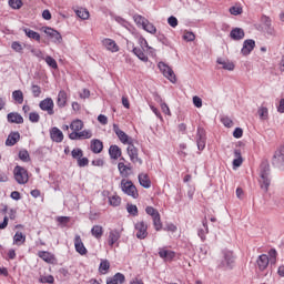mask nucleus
I'll return each instance as SVG.
<instances>
[{
	"label": "nucleus",
	"instance_id": "nucleus-54",
	"mask_svg": "<svg viewBox=\"0 0 284 284\" xmlns=\"http://www.w3.org/2000/svg\"><path fill=\"white\" fill-rule=\"evenodd\" d=\"M71 156L72 159L79 161L81 158H83V150H81L80 148L73 149L71 151Z\"/></svg>",
	"mask_w": 284,
	"mask_h": 284
},
{
	"label": "nucleus",
	"instance_id": "nucleus-6",
	"mask_svg": "<svg viewBox=\"0 0 284 284\" xmlns=\"http://www.w3.org/2000/svg\"><path fill=\"white\" fill-rule=\"evenodd\" d=\"M158 68L162 72L163 77H165V79L171 81V83H176V75L170 65H168L165 62H159Z\"/></svg>",
	"mask_w": 284,
	"mask_h": 284
},
{
	"label": "nucleus",
	"instance_id": "nucleus-40",
	"mask_svg": "<svg viewBox=\"0 0 284 284\" xmlns=\"http://www.w3.org/2000/svg\"><path fill=\"white\" fill-rule=\"evenodd\" d=\"M12 99L21 105L23 103V91L22 90H16L12 92Z\"/></svg>",
	"mask_w": 284,
	"mask_h": 284
},
{
	"label": "nucleus",
	"instance_id": "nucleus-52",
	"mask_svg": "<svg viewBox=\"0 0 284 284\" xmlns=\"http://www.w3.org/2000/svg\"><path fill=\"white\" fill-rule=\"evenodd\" d=\"M11 50L18 52L19 54H23V45L19 41H13L11 43Z\"/></svg>",
	"mask_w": 284,
	"mask_h": 284
},
{
	"label": "nucleus",
	"instance_id": "nucleus-1",
	"mask_svg": "<svg viewBox=\"0 0 284 284\" xmlns=\"http://www.w3.org/2000/svg\"><path fill=\"white\" fill-rule=\"evenodd\" d=\"M221 254L222 258L217 261V270H234V265H236V255H234V252L224 248Z\"/></svg>",
	"mask_w": 284,
	"mask_h": 284
},
{
	"label": "nucleus",
	"instance_id": "nucleus-47",
	"mask_svg": "<svg viewBox=\"0 0 284 284\" xmlns=\"http://www.w3.org/2000/svg\"><path fill=\"white\" fill-rule=\"evenodd\" d=\"M44 61H45L47 65H49V68H52L53 70H57V68H59L57 60H54V58H52L51 55H47L44 58Z\"/></svg>",
	"mask_w": 284,
	"mask_h": 284
},
{
	"label": "nucleus",
	"instance_id": "nucleus-32",
	"mask_svg": "<svg viewBox=\"0 0 284 284\" xmlns=\"http://www.w3.org/2000/svg\"><path fill=\"white\" fill-rule=\"evenodd\" d=\"M216 63L222 65L223 70H229L230 72H232L235 68L233 62L224 60L223 58H217Z\"/></svg>",
	"mask_w": 284,
	"mask_h": 284
},
{
	"label": "nucleus",
	"instance_id": "nucleus-27",
	"mask_svg": "<svg viewBox=\"0 0 284 284\" xmlns=\"http://www.w3.org/2000/svg\"><path fill=\"white\" fill-rule=\"evenodd\" d=\"M121 154H122V152H121V148H119V145L112 144L109 148V155H110V159H113V161L121 159Z\"/></svg>",
	"mask_w": 284,
	"mask_h": 284
},
{
	"label": "nucleus",
	"instance_id": "nucleus-39",
	"mask_svg": "<svg viewBox=\"0 0 284 284\" xmlns=\"http://www.w3.org/2000/svg\"><path fill=\"white\" fill-rule=\"evenodd\" d=\"M70 129L73 132H81V130H83V121L81 120H73L70 124Z\"/></svg>",
	"mask_w": 284,
	"mask_h": 284
},
{
	"label": "nucleus",
	"instance_id": "nucleus-42",
	"mask_svg": "<svg viewBox=\"0 0 284 284\" xmlns=\"http://www.w3.org/2000/svg\"><path fill=\"white\" fill-rule=\"evenodd\" d=\"M152 222L155 232H161L163 230V222H161V215L153 217Z\"/></svg>",
	"mask_w": 284,
	"mask_h": 284
},
{
	"label": "nucleus",
	"instance_id": "nucleus-12",
	"mask_svg": "<svg viewBox=\"0 0 284 284\" xmlns=\"http://www.w3.org/2000/svg\"><path fill=\"white\" fill-rule=\"evenodd\" d=\"M121 239V231L118 229H113L109 232L108 236V245L109 247H114L116 243H119V240Z\"/></svg>",
	"mask_w": 284,
	"mask_h": 284
},
{
	"label": "nucleus",
	"instance_id": "nucleus-19",
	"mask_svg": "<svg viewBox=\"0 0 284 284\" xmlns=\"http://www.w3.org/2000/svg\"><path fill=\"white\" fill-rule=\"evenodd\" d=\"M20 139L21 134L18 131L11 132L6 140V145L8 148H12L13 145H17V143H19Z\"/></svg>",
	"mask_w": 284,
	"mask_h": 284
},
{
	"label": "nucleus",
	"instance_id": "nucleus-51",
	"mask_svg": "<svg viewBox=\"0 0 284 284\" xmlns=\"http://www.w3.org/2000/svg\"><path fill=\"white\" fill-rule=\"evenodd\" d=\"M145 212L149 216H151V219H155L156 216L161 215L159 210L154 209L153 206H146Z\"/></svg>",
	"mask_w": 284,
	"mask_h": 284
},
{
	"label": "nucleus",
	"instance_id": "nucleus-45",
	"mask_svg": "<svg viewBox=\"0 0 284 284\" xmlns=\"http://www.w3.org/2000/svg\"><path fill=\"white\" fill-rule=\"evenodd\" d=\"M110 270V262L108 260H102L99 266L100 274H105Z\"/></svg>",
	"mask_w": 284,
	"mask_h": 284
},
{
	"label": "nucleus",
	"instance_id": "nucleus-2",
	"mask_svg": "<svg viewBox=\"0 0 284 284\" xmlns=\"http://www.w3.org/2000/svg\"><path fill=\"white\" fill-rule=\"evenodd\" d=\"M133 21L136 23V26H141L145 32H149V34H156V27L154 23L150 22L148 18L141 16V14H134Z\"/></svg>",
	"mask_w": 284,
	"mask_h": 284
},
{
	"label": "nucleus",
	"instance_id": "nucleus-36",
	"mask_svg": "<svg viewBox=\"0 0 284 284\" xmlns=\"http://www.w3.org/2000/svg\"><path fill=\"white\" fill-rule=\"evenodd\" d=\"M133 54L140 59V61H143V63H148L149 59L148 55H145V52H143V49L133 47L132 49Z\"/></svg>",
	"mask_w": 284,
	"mask_h": 284
},
{
	"label": "nucleus",
	"instance_id": "nucleus-34",
	"mask_svg": "<svg viewBox=\"0 0 284 284\" xmlns=\"http://www.w3.org/2000/svg\"><path fill=\"white\" fill-rule=\"evenodd\" d=\"M234 158L233 168H241V165H243V155L241 154V149L234 150Z\"/></svg>",
	"mask_w": 284,
	"mask_h": 284
},
{
	"label": "nucleus",
	"instance_id": "nucleus-18",
	"mask_svg": "<svg viewBox=\"0 0 284 284\" xmlns=\"http://www.w3.org/2000/svg\"><path fill=\"white\" fill-rule=\"evenodd\" d=\"M118 170L120 172V176L128 179L130 176V172H132V164H125V162L118 163Z\"/></svg>",
	"mask_w": 284,
	"mask_h": 284
},
{
	"label": "nucleus",
	"instance_id": "nucleus-22",
	"mask_svg": "<svg viewBox=\"0 0 284 284\" xmlns=\"http://www.w3.org/2000/svg\"><path fill=\"white\" fill-rule=\"evenodd\" d=\"M256 263L260 272H264V270H267V266L270 265V256H267V254H262L257 257Z\"/></svg>",
	"mask_w": 284,
	"mask_h": 284
},
{
	"label": "nucleus",
	"instance_id": "nucleus-9",
	"mask_svg": "<svg viewBox=\"0 0 284 284\" xmlns=\"http://www.w3.org/2000/svg\"><path fill=\"white\" fill-rule=\"evenodd\" d=\"M126 152L132 163H138V165H143V160L139 158V149H136V146H134L132 142L129 144Z\"/></svg>",
	"mask_w": 284,
	"mask_h": 284
},
{
	"label": "nucleus",
	"instance_id": "nucleus-8",
	"mask_svg": "<svg viewBox=\"0 0 284 284\" xmlns=\"http://www.w3.org/2000/svg\"><path fill=\"white\" fill-rule=\"evenodd\" d=\"M135 230V236L140 241H144V239H148V223L144 221L136 222L134 224Z\"/></svg>",
	"mask_w": 284,
	"mask_h": 284
},
{
	"label": "nucleus",
	"instance_id": "nucleus-33",
	"mask_svg": "<svg viewBox=\"0 0 284 284\" xmlns=\"http://www.w3.org/2000/svg\"><path fill=\"white\" fill-rule=\"evenodd\" d=\"M22 31L29 39H33V41H41V34L39 32L30 29V28H23Z\"/></svg>",
	"mask_w": 284,
	"mask_h": 284
},
{
	"label": "nucleus",
	"instance_id": "nucleus-63",
	"mask_svg": "<svg viewBox=\"0 0 284 284\" xmlns=\"http://www.w3.org/2000/svg\"><path fill=\"white\" fill-rule=\"evenodd\" d=\"M80 133V139H92V131L91 130H83Z\"/></svg>",
	"mask_w": 284,
	"mask_h": 284
},
{
	"label": "nucleus",
	"instance_id": "nucleus-3",
	"mask_svg": "<svg viewBox=\"0 0 284 284\" xmlns=\"http://www.w3.org/2000/svg\"><path fill=\"white\" fill-rule=\"evenodd\" d=\"M120 187L126 196H131L132 199H139V190H136V185L130 180L122 179L120 183Z\"/></svg>",
	"mask_w": 284,
	"mask_h": 284
},
{
	"label": "nucleus",
	"instance_id": "nucleus-41",
	"mask_svg": "<svg viewBox=\"0 0 284 284\" xmlns=\"http://www.w3.org/2000/svg\"><path fill=\"white\" fill-rule=\"evenodd\" d=\"M75 14L77 17H79V19H82L83 21L90 19V11H88V9H78L75 10Z\"/></svg>",
	"mask_w": 284,
	"mask_h": 284
},
{
	"label": "nucleus",
	"instance_id": "nucleus-5",
	"mask_svg": "<svg viewBox=\"0 0 284 284\" xmlns=\"http://www.w3.org/2000/svg\"><path fill=\"white\" fill-rule=\"evenodd\" d=\"M195 140L197 150H200V152H203L207 143V133L205 132V129L203 126H197Z\"/></svg>",
	"mask_w": 284,
	"mask_h": 284
},
{
	"label": "nucleus",
	"instance_id": "nucleus-43",
	"mask_svg": "<svg viewBox=\"0 0 284 284\" xmlns=\"http://www.w3.org/2000/svg\"><path fill=\"white\" fill-rule=\"evenodd\" d=\"M18 156L23 163H30V153L28 152V150H20Z\"/></svg>",
	"mask_w": 284,
	"mask_h": 284
},
{
	"label": "nucleus",
	"instance_id": "nucleus-30",
	"mask_svg": "<svg viewBox=\"0 0 284 284\" xmlns=\"http://www.w3.org/2000/svg\"><path fill=\"white\" fill-rule=\"evenodd\" d=\"M67 104H68V93L64 90H61L58 93L57 105L58 108H65Z\"/></svg>",
	"mask_w": 284,
	"mask_h": 284
},
{
	"label": "nucleus",
	"instance_id": "nucleus-16",
	"mask_svg": "<svg viewBox=\"0 0 284 284\" xmlns=\"http://www.w3.org/2000/svg\"><path fill=\"white\" fill-rule=\"evenodd\" d=\"M202 225L204 229L197 230V236L201 239L202 243H205L207 234H210V226H207V217L202 220Z\"/></svg>",
	"mask_w": 284,
	"mask_h": 284
},
{
	"label": "nucleus",
	"instance_id": "nucleus-4",
	"mask_svg": "<svg viewBox=\"0 0 284 284\" xmlns=\"http://www.w3.org/2000/svg\"><path fill=\"white\" fill-rule=\"evenodd\" d=\"M13 176H14V180L17 181V183H19V185H26V183H28V181L30 179L28 176V170H26V168H23L21 165L14 166Z\"/></svg>",
	"mask_w": 284,
	"mask_h": 284
},
{
	"label": "nucleus",
	"instance_id": "nucleus-31",
	"mask_svg": "<svg viewBox=\"0 0 284 284\" xmlns=\"http://www.w3.org/2000/svg\"><path fill=\"white\" fill-rule=\"evenodd\" d=\"M91 235L97 241H101V239H103V226H101V225H93L92 229H91Z\"/></svg>",
	"mask_w": 284,
	"mask_h": 284
},
{
	"label": "nucleus",
	"instance_id": "nucleus-23",
	"mask_svg": "<svg viewBox=\"0 0 284 284\" xmlns=\"http://www.w3.org/2000/svg\"><path fill=\"white\" fill-rule=\"evenodd\" d=\"M258 183L263 192L265 193L270 192V185H272V180L270 179V175H260Z\"/></svg>",
	"mask_w": 284,
	"mask_h": 284
},
{
	"label": "nucleus",
	"instance_id": "nucleus-50",
	"mask_svg": "<svg viewBox=\"0 0 284 284\" xmlns=\"http://www.w3.org/2000/svg\"><path fill=\"white\" fill-rule=\"evenodd\" d=\"M109 204L112 205V207H119V205H121V196L119 195L110 196Z\"/></svg>",
	"mask_w": 284,
	"mask_h": 284
},
{
	"label": "nucleus",
	"instance_id": "nucleus-11",
	"mask_svg": "<svg viewBox=\"0 0 284 284\" xmlns=\"http://www.w3.org/2000/svg\"><path fill=\"white\" fill-rule=\"evenodd\" d=\"M158 254H159L160 258H163V261H166L169 263H172V261H174V258H176V252H174L172 250H168L165 247H160Z\"/></svg>",
	"mask_w": 284,
	"mask_h": 284
},
{
	"label": "nucleus",
	"instance_id": "nucleus-61",
	"mask_svg": "<svg viewBox=\"0 0 284 284\" xmlns=\"http://www.w3.org/2000/svg\"><path fill=\"white\" fill-rule=\"evenodd\" d=\"M115 21L123 28H128L130 26V22H128V20H125L124 18H121L120 16L115 17Z\"/></svg>",
	"mask_w": 284,
	"mask_h": 284
},
{
	"label": "nucleus",
	"instance_id": "nucleus-29",
	"mask_svg": "<svg viewBox=\"0 0 284 284\" xmlns=\"http://www.w3.org/2000/svg\"><path fill=\"white\" fill-rule=\"evenodd\" d=\"M139 179V183L142 187H145V190H150V187H152V181H150V178L148 176V174H139L138 175Z\"/></svg>",
	"mask_w": 284,
	"mask_h": 284
},
{
	"label": "nucleus",
	"instance_id": "nucleus-53",
	"mask_svg": "<svg viewBox=\"0 0 284 284\" xmlns=\"http://www.w3.org/2000/svg\"><path fill=\"white\" fill-rule=\"evenodd\" d=\"M126 212H129L131 216H139V207L134 204H126Z\"/></svg>",
	"mask_w": 284,
	"mask_h": 284
},
{
	"label": "nucleus",
	"instance_id": "nucleus-64",
	"mask_svg": "<svg viewBox=\"0 0 284 284\" xmlns=\"http://www.w3.org/2000/svg\"><path fill=\"white\" fill-rule=\"evenodd\" d=\"M89 164H90V160H88V158H80L78 160L79 168H87V165Z\"/></svg>",
	"mask_w": 284,
	"mask_h": 284
},
{
	"label": "nucleus",
	"instance_id": "nucleus-26",
	"mask_svg": "<svg viewBox=\"0 0 284 284\" xmlns=\"http://www.w3.org/2000/svg\"><path fill=\"white\" fill-rule=\"evenodd\" d=\"M125 283V275L123 273H115L112 277L106 278V284H123Z\"/></svg>",
	"mask_w": 284,
	"mask_h": 284
},
{
	"label": "nucleus",
	"instance_id": "nucleus-44",
	"mask_svg": "<svg viewBox=\"0 0 284 284\" xmlns=\"http://www.w3.org/2000/svg\"><path fill=\"white\" fill-rule=\"evenodd\" d=\"M158 97L159 101L161 102V110L164 114H168V116H172V112H170V106H168V103L163 102L161 97L159 94H155Z\"/></svg>",
	"mask_w": 284,
	"mask_h": 284
},
{
	"label": "nucleus",
	"instance_id": "nucleus-56",
	"mask_svg": "<svg viewBox=\"0 0 284 284\" xmlns=\"http://www.w3.org/2000/svg\"><path fill=\"white\" fill-rule=\"evenodd\" d=\"M9 6L12 8V10H20V8L23 6V1L21 0H9Z\"/></svg>",
	"mask_w": 284,
	"mask_h": 284
},
{
	"label": "nucleus",
	"instance_id": "nucleus-15",
	"mask_svg": "<svg viewBox=\"0 0 284 284\" xmlns=\"http://www.w3.org/2000/svg\"><path fill=\"white\" fill-rule=\"evenodd\" d=\"M113 132H115L121 143H124V144L128 143L129 145L130 143H132V141H130V136L123 130H121L118 126V124H113Z\"/></svg>",
	"mask_w": 284,
	"mask_h": 284
},
{
	"label": "nucleus",
	"instance_id": "nucleus-35",
	"mask_svg": "<svg viewBox=\"0 0 284 284\" xmlns=\"http://www.w3.org/2000/svg\"><path fill=\"white\" fill-rule=\"evenodd\" d=\"M38 256L44 261V263H52V261H54V255L48 251H39Z\"/></svg>",
	"mask_w": 284,
	"mask_h": 284
},
{
	"label": "nucleus",
	"instance_id": "nucleus-21",
	"mask_svg": "<svg viewBox=\"0 0 284 284\" xmlns=\"http://www.w3.org/2000/svg\"><path fill=\"white\" fill-rule=\"evenodd\" d=\"M90 150L93 154H101L103 152V141L99 139L91 140Z\"/></svg>",
	"mask_w": 284,
	"mask_h": 284
},
{
	"label": "nucleus",
	"instance_id": "nucleus-48",
	"mask_svg": "<svg viewBox=\"0 0 284 284\" xmlns=\"http://www.w3.org/2000/svg\"><path fill=\"white\" fill-rule=\"evenodd\" d=\"M156 39L162 45H166L168 48H170L171 43L170 40L165 37V34L159 32L156 34Z\"/></svg>",
	"mask_w": 284,
	"mask_h": 284
},
{
	"label": "nucleus",
	"instance_id": "nucleus-24",
	"mask_svg": "<svg viewBox=\"0 0 284 284\" xmlns=\"http://www.w3.org/2000/svg\"><path fill=\"white\" fill-rule=\"evenodd\" d=\"M102 45L109 50V52H119V45L116 42L110 38H105L102 40Z\"/></svg>",
	"mask_w": 284,
	"mask_h": 284
},
{
	"label": "nucleus",
	"instance_id": "nucleus-59",
	"mask_svg": "<svg viewBox=\"0 0 284 284\" xmlns=\"http://www.w3.org/2000/svg\"><path fill=\"white\" fill-rule=\"evenodd\" d=\"M182 39L184 40V41H194V39H196V36L194 34V32H192V31H186L184 34H183V37H182Z\"/></svg>",
	"mask_w": 284,
	"mask_h": 284
},
{
	"label": "nucleus",
	"instance_id": "nucleus-28",
	"mask_svg": "<svg viewBox=\"0 0 284 284\" xmlns=\"http://www.w3.org/2000/svg\"><path fill=\"white\" fill-rule=\"evenodd\" d=\"M230 37L233 41H241L242 39H245V31L241 28H234L230 32Z\"/></svg>",
	"mask_w": 284,
	"mask_h": 284
},
{
	"label": "nucleus",
	"instance_id": "nucleus-49",
	"mask_svg": "<svg viewBox=\"0 0 284 284\" xmlns=\"http://www.w3.org/2000/svg\"><path fill=\"white\" fill-rule=\"evenodd\" d=\"M26 241V235H23V233L21 232H17L13 236V243L16 245H21V243H23Z\"/></svg>",
	"mask_w": 284,
	"mask_h": 284
},
{
	"label": "nucleus",
	"instance_id": "nucleus-46",
	"mask_svg": "<svg viewBox=\"0 0 284 284\" xmlns=\"http://www.w3.org/2000/svg\"><path fill=\"white\" fill-rule=\"evenodd\" d=\"M229 12L233 17H239V14H243V7L242 6H233L229 9Z\"/></svg>",
	"mask_w": 284,
	"mask_h": 284
},
{
	"label": "nucleus",
	"instance_id": "nucleus-7",
	"mask_svg": "<svg viewBox=\"0 0 284 284\" xmlns=\"http://www.w3.org/2000/svg\"><path fill=\"white\" fill-rule=\"evenodd\" d=\"M272 165L274 168H278V170H284V145L280 146L273 158H272Z\"/></svg>",
	"mask_w": 284,
	"mask_h": 284
},
{
	"label": "nucleus",
	"instance_id": "nucleus-20",
	"mask_svg": "<svg viewBox=\"0 0 284 284\" xmlns=\"http://www.w3.org/2000/svg\"><path fill=\"white\" fill-rule=\"evenodd\" d=\"M8 123H17V125H21L23 123V115L19 112H10L7 115Z\"/></svg>",
	"mask_w": 284,
	"mask_h": 284
},
{
	"label": "nucleus",
	"instance_id": "nucleus-25",
	"mask_svg": "<svg viewBox=\"0 0 284 284\" xmlns=\"http://www.w3.org/2000/svg\"><path fill=\"white\" fill-rule=\"evenodd\" d=\"M50 136L55 143L63 142V132L57 126L51 129Z\"/></svg>",
	"mask_w": 284,
	"mask_h": 284
},
{
	"label": "nucleus",
	"instance_id": "nucleus-60",
	"mask_svg": "<svg viewBox=\"0 0 284 284\" xmlns=\"http://www.w3.org/2000/svg\"><path fill=\"white\" fill-rule=\"evenodd\" d=\"M40 283H49V284H53L54 283V276L52 275H48V276H42L39 278Z\"/></svg>",
	"mask_w": 284,
	"mask_h": 284
},
{
	"label": "nucleus",
	"instance_id": "nucleus-14",
	"mask_svg": "<svg viewBox=\"0 0 284 284\" xmlns=\"http://www.w3.org/2000/svg\"><path fill=\"white\" fill-rule=\"evenodd\" d=\"M254 48H256V42L253 39H247L243 42L241 52L244 57H247L248 54H252Z\"/></svg>",
	"mask_w": 284,
	"mask_h": 284
},
{
	"label": "nucleus",
	"instance_id": "nucleus-37",
	"mask_svg": "<svg viewBox=\"0 0 284 284\" xmlns=\"http://www.w3.org/2000/svg\"><path fill=\"white\" fill-rule=\"evenodd\" d=\"M260 176H270V162L267 160L262 161L260 165Z\"/></svg>",
	"mask_w": 284,
	"mask_h": 284
},
{
	"label": "nucleus",
	"instance_id": "nucleus-62",
	"mask_svg": "<svg viewBox=\"0 0 284 284\" xmlns=\"http://www.w3.org/2000/svg\"><path fill=\"white\" fill-rule=\"evenodd\" d=\"M221 123H223L225 128H232V125H234V122L232 121V119L227 116L222 118Z\"/></svg>",
	"mask_w": 284,
	"mask_h": 284
},
{
	"label": "nucleus",
	"instance_id": "nucleus-58",
	"mask_svg": "<svg viewBox=\"0 0 284 284\" xmlns=\"http://www.w3.org/2000/svg\"><path fill=\"white\" fill-rule=\"evenodd\" d=\"M268 261H271V263H276V257L278 256V252H276V248H271L268 251Z\"/></svg>",
	"mask_w": 284,
	"mask_h": 284
},
{
	"label": "nucleus",
	"instance_id": "nucleus-38",
	"mask_svg": "<svg viewBox=\"0 0 284 284\" xmlns=\"http://www.w3.org/2000/svg\"><path fill=\"white\" fill-rule=\"evenodd\" d=\"M257 114L261 121H267L270 119V111L267 110V106H260Z\"/></svg>",
	"mask_w": 284,
	"mask_h": 284
},
{
	"label": "nucleus",
	"instance_id": "nucleus-57",
	"mask_svg": "<svg viewBox=\"0 0 284 284\" xmlns=\"http://www.w3.org/2000/svg\"><path fill=\"white\" fill-rule=\"evenodd\" d=\"M31 92L36 99L41 97V87L37 84H31Z\"/></svg>",
	"mask_w": 284,
	"mask_h": 284
},
{
	"label": "nucleus",
	"instance_id": "nucleus-10",
	"mask_svg": "<svg viewBox=\"0 0 284 284\" xmlns=\"http://www.w3.org/2000/svg\"><path fill=\"white\" fill-rule=\"evenodd\" d=\"M39 108L42 112H47V114L52 116V114H54V100H52V98H47L40 101Z\"/></svg>",
	"mask_w": 284,
	"mask_h": 284
},
{
	"label": "nucleus",
	"instance_id": "nucleus-17",
	"mask_svg": "<svg viewBox=\"0 0 284 284\" xmlns=\"http://www.w3.org/2000/svg\"><path fill=\"white\" fill-rule=\"evenodd\" d=\"M74 247H75V252H78V254H81V256H84V254H88V248H85L83 241H81V235H75Z\"/></svg>",
	"mask_w": 284,
	"mask_h": 284
},
{
	"label": "nucleus",
	"instance_id": "nucleus-55",
	"mask_svg": "<svg viewBox=\"0 0 284 284\" xmlns=\"http://www.w3.org/2000/svg\"><path fill=\"white\" fill-rule=\"evenodd\" d=\"M29 121L31 123H39V121H41V115H39V112L33 111L29 113Z\"/></svg>",
	"mask_w": 284,
	"mask_h": 284
},
{
	"label": "nucleus",
	"instance_id": "nucleus-13",
	"mask_svg": "<svg viewBox=\"0 0 284 284\" xmlns=\"http://www.w3.org/2000/svg\"><path fill=\"white\" fill-rule=\"evenodd\" d=\"M44 34L50 37V39H53V43H61V41H63V37H61V33L50 27H47L44 29Z\"/></svg>",
	"mask_w": 284,
	"mask_h": 284
}]
</instances>
